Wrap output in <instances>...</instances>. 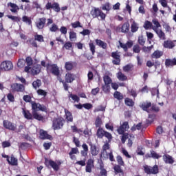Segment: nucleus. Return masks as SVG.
Wrapping results in <instances>:
<instances>
[{
	"label": "nucleus",
	"instance_id": "f257e3e1",
	"mask_svg": "<svg viewBox=\"0 0 176 176\" xmlns=\"http://www.w3.org/2000/svg\"><path fill=\"white\" fill-rule=\"evenodd\" d=\"M41 65H34L31 67H25V72L30 75H38L41 72Z\"/></svg>",
	"mask_w": 176,
	"mask_h": 176
},
{
	"label": "nucleus",
	"instance_id": "f03ea898",
	"mask_svg": "<svg viewBox=\"0 0 176 176\" xmlns=\"http://www.w3.org/2000/svg\"><path fill=\"white\" fill-rule=\"evenodd\" d=\"M47 74H52L54 76H58L60 75V69L56 64H48L47 65Z\"/></svg>",
	"mask_w": 176,
	"mask_h": 176
},
{
	"label": "nucleus",
	"instance_id": "7ed1b4c3",
	"mask_svg": "<svg viewBox=\"0 0 176 176\" xmlns=\"http://www.w3.org/2000/svg\"><path fill=\"white\" fill-rule=\"evenodd\" d=\"M64 126V120L63 118H57L53 120L52 129L54 130H60Z\"/></svg>",
	"mask_w": 176,
	"mask_h": 176
},
{
	"label": "nucleus",
	"instance_id": "20e7f679",
	"mask_svg": "<svg viewBox=\"0 0 176 176\" xmlns=\"http://www.w3.org/2000/svg\"><path fill=\"white\" fill-rule=\"evenodd\" d=\"M0 68L2 71H10L13 69V63L10 60H5L0 65Z\"/></svg>",
	"mask_w": 176,
	"mask_h": 176
},
{
	"label": "nucleus",
	"instance_id": "39448f33",
	"mask_svg": "<svg viewBox=\"0 0 176 176\" xmlns=\"http://www.w3.org/2000/svg\"><path fill=\"white\" fill-rule=\"evenodd\" d=\"M45 164H50L55 171H58L60 170V166H61V162L60 161L54 162L45 159Z\"/></svg>",
	"mask_w": 176,
	"mask_h": 176
},
{
	"label": "nucleus",
	"instance_id": "423d86ee",
	"mask_svg": "<svg viewBox=\"0 0 176 176\" xmlns=\"http://www.w3.org/2000/svg\"><path fill=\"white\" fill-rule=\"evenodd\" d=\"M102 159H109L110 162H115L112 150L103 151L101 153Z\"/></svg>",
	"mask_w": 176,
	"mask_h": 176
},
{
	"label": "nucleus",
	"instance_id": "0eeeda50",
	"mask_svg": "<svg viewBox=\"0 0 176 176\" xmlns=\"http://www.w3.org/2000/svg\"><path fill=\"white\" fill-rule=\"evenodd\" d=\"M144 168L146 174H157V173H159V168L156 165L153 167L144 166Z\"/></svg>",
	"mask_w": 176,
	"mask_h": 176
},
{
	"label": "nucleus",
	"instance_id": "6e6552de",
	"mask_svg": "<svg viewBox=\"0 0 176 176\" xmlns=\"http://www.w3.org/2000/svg\"><path fill=\"white\" fill-rule=\"evenodd\" d=\"M32 108L33 110V112H36V111H46V107L43 104H41L39 103H36L35 102H32Z\"/></svg>",
	"mask_w": 176,
	"mask_h": 176
},
{
	"label": "nucleus",
	"instance_id": "1a4fd4ad",
	"mask_svg": "<svg viewBox=\"0 0 176 176\" xmlns=\"http://www.w3.org/2000/svg\"><path fill=\"white\" fill-rule=\"evenodd\" d=\"M130 129V126H129V122H124L122 125L120 126V127L117 129V131L118 134H124L125 131H127Z\"/></svg>",
	"mask_w": 176,
	"mask_h": 176
},
{
	"label": "nucleus",
	"instance_id": "9d476101",
	"mask_svg": "<svg viewBox=\"0 0 176 176\" xmlns=\"http://www.w3.org/2000/svg\"><path fill=\"white\" fill-rule=\"evenodd\" d=\"M89 145L90 146V153L92 156H97L98 153H100V148H98L96 144H93V143L89 142Z\"/></svg>",
	"mask_w": 176,
	"mask_h": 176
},
{
	"label": "nucleus",
	"instance_id": "9b49d317",
	"mask_svg": "<svg viewBox=\"0 0 176 176\" xmlns=\"http://www.w3.org/2000/svg\"><path fill=\"white\" fill-rule=\"evenodd\" d=\"M111 57H113V58H115V60H113V64H115V65H119V64H120V54L119 52H112Z\"/></svg>",
	"mask_w": 176,
	"mask_h": 176
},
{
	"label": "nucleus",
	"instance_id": "f8f14e48",
	"mask_svg": "<svg viewBox=\"0 0 176 176\" xmlns=\"http://www.w3.org/2000/svg\"><path fill=\"white\" fill-rule=\"evenodd\" d=\"M3 127L5 129H7L8 130H12V131H14L16 130V125L8 120H4L3 122Z\"/></svg>",
	"mask_w": 176,
	"mask_h": 176
},
{
	"label": "nucleus",
	"instance_id": "ddd939ff",
	"mask_svg": "<svg viewBox=\"0 0 176 176\" xmlns=\"http://www.w3.org/2000/svg\"><path fill=\"white\" fill-rule=\"evenodd\" d=\"M94 168V160L93 159H89L85 167L86 173H91V169Z\"/></svg>",
	"mask_w": 176,
	"mask_h": 176
},
{
	"label": "nucleus",
	"instance_id": "4468645a",
	"mask_svg": "<svg viewBox=\"0 0 176 176\" xmlns=\"http://www.w3.org/2000/svg\"><path fill=\"white\" fill-rule=\"evenodd\" d=\"M176 41H173L171 40H168L164 41L163 46L165 49H173V47H175Z\"/></svg>",
	"mask_w": 176,
	"mask_h": 176
},
{
	"label": "nucleus",
	"instance_id": "2eb2a0df",
	"mask_svg": "<svg viewBox=\"0 0 176 176\" xmlns=\"http://www.w3.org/2000/svg\"><path fill=\"white\" fill-rule=\"evenodd\" d=\"M78 153H79V149H78V148H72L69 153V156L72 160H75L76 159V156L75 155H78Z\"/></svg>",
	"mask_w": 176,
	"mask_h": 176
},
{
	"label": "nucleus",
	"instance_id": "dca6fc26",
	"mask_svg": "<svg viewBox=\"0 0 176 176\" xmlns=\"http://www.w3.org/2000/svg\"><path fill=\"white\" fill-rule=\"evenodd\" d=\"M11 89L14 90V91H23L25 90L24 85L21 84H12L11 85Z\"/></svg>",
	"mask_w": 176,
	"mask_h": 176
},
{
	"label": "nucleus",
	"instance_id": "f3484780",
	"mask_svg": "<svg viewBox=\"0 0 176 176\" xmlns=\"http://www.w3.org/2000/svg\"><path fill=\"white\" fill-rule=\"evenodd\" d=\"M163 160L165 162V163H166V164H173V163H174V159L168 154H165L163 155Z\"/></svg>",
	"mask_w": 176,
	"mask_h": 176
},
{
	"label": "nucleus",
	"instance_id": "a211bd4d",
	"mask_svg": "<svg viewBox=\"0 0 176 176\" xmlns=\"http://www.w3.org/2000/svg\"><path fill=\"white\" fill-rule=\"evenodd\" d=\"M66 83H72L75 79V75L71 73H67L65 77Z\"/></svg>",
	"mask_w": 176,
	"mask_h": 176
},
{
	"label": "nucleus",
	"instance_id": "6ab92c4d",
	"mask_svg": "<svg viewBox=\"0 0 176 176\" xmlns=\"http://www.w3.org/2000/svg\"><path fill=\"white\" fill-rule=\"evenodd\" d=\"M145 157L148 159V157H153V159H160L162 157V155L157 154L155 151H151V153L146 154Z\"/></svg>",
	"mask_w": 176,
	"mask_h": 176
},
{
	"label": "nucleus",
	"instance_id": "aec40b11",
	"mask_svg": "<svg viewBox=\"0 0 176 176\" xmlns=\"http://www.w3.org/2000/svg\"><path fill=\"white\" fill-rule=\"evenodd\" d=\"M46 23V18L39 19L38 21L36 23V27L38 30H42L45 27Z\"/></svg>",
	"mask_w": 176,
	"mask_h": 176
},
{
	"label": "nucleus",
	"instance_id": "412c9836",
	"mask_svg": "<svg viewBox=\"0 0 176 176\" xmlns=\"http://www.w3.org/2000/svg\"><path fill=\"white\" fill-rule=\"evenodd\" d=\"M68 97L71 102H79V101H80V98L78 95L70 94Z\"/></svg>",
	"mask_w": 176,
	"mask_h": 176
},
{
	"label": "nucleus",
	"instance_id": "4be33fe9",
	"mask_svg": "<svg viewBox=\"0 0 176 176\" xmlns=\"http://www.w3.org/2000/svg\"><path fill=\"white\" fill-rule=\"evenodd\" d=\"M40 138H41V140H50L52 136L47 134V132L41 129L40 130Z\"/></svg>",
	"mask_w": 176,
	"mask_h": 176
},
{
	"label": "nucleus",
	"instance_id": "5701e85b",
	"mask_svg": "<svg viewBox=\"0 0 176 176\" xmlns=\"http://www.w3.org/2000/svg\"><path fill=\"white\" fill-rule=\"evenodd\" d=\"M131 22L132 23L131 25V32H137L139 28L138 23H137L133 19H131Z\"/></svg>",
	"mask_w": 176,
	"mask_h": 176
},
{
	"label": "nucleus",
	"instance_id": "b1692460",
	"mask_svg": "<svg viewBox=\"0 0 176 176\" xmlns=\"http://www.w3.org/2000/svg\"><path fill=\"white\" fill-rule=\"evenodd\" d=\"M65 119L67 120V122H74V117L72 116V113L67 110L65 109Z\"/></svg>",
	"mask_w": 176,
	"mask_h": 176
},
{
	"label": "nucleus",
	"instance_id": "393cba45",
	"mask_svg": "<svg viewBox=\"0 0 176 176\" xmlns=\"http://www.w3.org/2000/svg\"><path fill=\"white\" fill-rule=\"evenodd\" d=\"M152 23L153 24V25L152 26V30H153V31H156L157 30H160L159 28H162V25L159 23L158 20L153 19Z\"/></svg>",
	"mask_w": 176,
	"mask_h": 176
},
{
	"label": "nucleus",
	"instance_id": "a878e982",
	"mask_svg": "<svg viewBox=\"0 0 176 176\" xmlns=\"http://www.w3.org/2000/svg\"><path fill=\"white\" fill-rule=\"evenodd\" d=\"M154 31L157 34L160 39H162L163 41L166 39V34H164V32H163V30H162V29H157V30Z\"/></svg>",
	"mask_w": 176,
	"mask_h": 176
},
{
	"label": "nucleus",
	"instance_id": "bb28decb",
	"mask_svg": "<svg viewBox=\"0 0 176 176\" xmlns=\"http://www.w3.org/2000/svg\"><path fill=\"white\" fill-rule=\"evenodd\" d=\"M8 6L11 7L10 12H12V13H17V11L19 10V9H20L19 8V6H16L15 3H8Z\"/></svg>",
	"mask_w": 176,
	"mask_h": 176
},
{
	"label": "nucleus",
	"instance_id": "cd10ccee",
	"mask_svg": "<svg viewBox=\"0 0 176 176\" xmlns=\"http://www.w3.org/2000/svg\"><path fill=\"white\" fill-rule=\"evenodd\" d=\"M151 102H143L140 107L141 108L143 109V111H146V112H151L149 111V108H151Z\"/></svg>",
	"mask_w": 176,
	"mask_h": 176
},
{
	"label": "nucleus",
	"instance_id": "c85d7f7f",
	"mask_svg": "<svg viewBox=\"0 0 176 176\" xmlns=\"http://www.w3.org/2000/svg\"><path fill=\"white\" fill-rule=\"evenodd\" d=\"M165 65L166 67H171L173 65H176V59H166L165 61Z\"/></svg>",
	"mask_w": 176,
	"mask_h": 176
},
{
	"label": "nucleus",
	"instance_id": "c756f323",
	"mask_svg": "<svg viewBox=\"0 0 176 176\" xmlns=\"http://www.w3.org/2000/svg\"><path fill=\"white\" fill-rule=\"evenodd\" d=\"M100 12H101V10H100V9H98V8H94L91 11V14L95 19V17H99Z\"/></svg>",
	"mask_w": 176,
	"mask_h": 176
},
{
	"label": "nucleus",
	"instance_id": "7c9ffc66",
	"mask_svg": "<svg viewBox=\"0 0 176 176\" xmlns=\"http://www.w3.org/2000/svg\"><path fill=\"white\" fill-rule=\"evenodd\" d=\"M96 43L98 46H100V47H102V49H107V43L100 39H96Z\"/></svg>",
	"mask_w": 176,
	"mask_h": 176
},
{
	"label": "nucleus",
	"instance_id": "2f4dec72",
	"mask_svg": "<svg viewBox=\"0 0 176 176\" xmlns=\"http://www.w3.org/2000/svg\"><path fill=\"white\" fill-rule=\"evenodd\" d=\"M8 162L11 166H17V159L13 157V155L10 158H8Z\"/></svg>",
	"mask_w": 176,
	"mask_h": 176
},
{
	"label": "nucleus",
	"instance_id": "473e14b6",
	"mask_svg": "<svg viewBox=\"0 0 176 176\" xmlns=\"http://www.w3.org/2000/svg\"><path fill=\"white\" fill-rule=\"evenodd\" d=\"M129 30H130V24L129 23H124L121 28L122 32H129Z\"/></svg>",
	"mask_w": 176,
	"mask_h": 176
},
{
	"label": "nucleus",
	"instance_id": "72a5a7b5",
	"mask_svg": "<svg viewBox=\"0 0 176 176\" xmlns=\"http://www.w3.org/2000/svg\"><path fill=\"white\" fill-rule=\"evenodd\" d=\"M22 111L25 119H32V115L30 113V111H28V110H25L24 109H22Z\"/></svg>",
	"mask_w": 176,
	"mask_h": 176
},
{
	"label": "nucleus",
	"instance_id": "f704fd0d",
	"mask_svg": "<svg viewBox=\"0 0 176 176\" xmlns=\"http://www.w3.org/2000/svg\"><path fill=\"white\" fill-rule=\"evenodd\" d=\"M25 63L27 64L26 67H32L34 65V60H32V58L30 56H28L25 58Z\"/></svg>",
	"mask_w": 176,
	"mask_h": 176
},
{
	"label": "nucleus",
	"instance_id": "c9c22d12",
	"mask_svg": "<svg viewBox=\"0 0 176 176\" xmlns=\"http://www.w3.org/2000/svg\"><path fill=\"white\" fill-rule=\"evenodd\" d=\"M105 134V131L102 128H99L97 131V137L98 138H102Z\"/></svg>",
	"mask_w": 176,
	"mask_h": 176
},
{
	"label": "nucleus",
	"instance_id": "e433bc0d",
	"mask_svg": "<svg viewBox=\"0 0 176 176\" xmlns=\"http://www.w3.org/2000/svg\"><path fill=\"white\" fill-rule=\"evenodd\" d=\"M162 56H163V52L158 51V50L155 51L152 54L153 58H160V57H162Z\"/></svg>",
	"mask_w": 176,
	"mask_h": 176
},
{
	"label": "nucleus",
	"instance_id": "4c0bfd02",
	"mask_svg": "<svg viewBox=\"0 0 176 176\" xmlns=\"http://www.w3.org/2000/svg\"><path fill=\"white\" fill-rule=\"evenodd\" d=\"M96 127H99L101 129V126H102V120L100 117H97L95 121Z\"/></svg>",
	"mask_w": 176,
	"mask_h": 176
},
{
	"label": "nucleus",
	"instance_id": "58836bf2",
	"mask_svg": "<svg viewBox=\"0 0 176 176\" xmlns=\"http://www.w3.org/2000/svg\"><path fill=\"white\" fill-rule=\"evenodd\" d=\"M117 78L119 80H127V76L123 74L122 72H118L117 74Z\"/></svg>",
	"mask_w": 176,
	"mask_h": 176
},
{
	"label": "nucleus",
	"instance_id": "ea45409f",
	"mask_svg": "<svg viewBox=\"0 0 176 176\" xmlns=\"http://www.w3.org/2000/svg\"><path fill=\"white\" fill-rule=\"evenodd\" d=\"M7 17L12 20V21H16V23H19V21H21V18L13 15H7Z\"/></svg>",
	"mask_w": 176,
	"mask_h": 176
},
{
	"label": "nucleus",
	"instance_id": "a19ab883",
	"mask_svg": "<svg viewBox=\"0 0 176 176\" xmlns=\"http://www.w3.org/2000/svg\"><path fill=\"white\" fill-rule=\"evenodd\" d=\"M32 115H33V118L34 119H36L37 120H42V119H43V116L38 113L36 111H33Z\"/></svg>",
	"mask_w": 176,
	"mask_h": 176
},
{
	"label": "nucleus",
	"instance_id": "79ce46f5",
	"mask_svg": "<svg viewBox=\"0 0 176 176\" xmlns=\"http://www.w3.org/2000/svg\"><path fill=\"white\" fill-rule=\"evenodd\" d=\"M22 21H23V23H25L26 24H28V25H31V24L32 23V21H31L30 17H28L27 16H23L22 17Z\"/></svg>",
	"mask_w": 176,
	"mask_h": 176
},
{
	"label": "nucleus",
	"instance_id": "37998d69",
	"mask_svg": "<svg viewBox=\"0 0 176 176\" xmlns=\"http://www.w3.org/2000/svg\"><path fill=\"white\" fill-rule=\"evenodd\" d=\"M76 33L75 32H69V39L72 42H75L76 41Z\"/></svg>",
	"mask_w": 176,
	"mask_h": 176
},
{
	"label": "nucleus",
	"instance_id": "c03bdc74",
	"mask_svg": "<svg viewBox=\"0 0 176 176\" xmlns=\"http://www.w3.org/2000/svg\"><path fill=\"white\" fill-rule=\"evenodd\" d=\"M103 80L104 82V85H111V83H112V79L107 75L103 77Z\"/></svg>",
	"mask_w": 176,
	"mask_h": 176
},
{
	"label": "nucleus",
	"instance_id": "a18cd8bd",
	"mask_svg": "<svg viewBox=\"0 0 176 176\" xmlns=\"http://www.w3.org/2000/svg\"><path fill=\"white\" fill-rule=\"evenodd\" d=\"M100 173L99 176H107V170L104 168L103 164L100 165Z\"/></svg>",
	"mask_w": 176,
	"mask_h": 176
},
{
	"label": "nucleus",
	"instance_id": "49530a36",
	"mask_svg": "<svg viewBox=\"0 0 176 176\" xmlns=\"http://www.w3.org/2000/svg\"><path fill=\"white\" fill-rule=\"evenodd\" d=\"M25 65V60L22 58V59H19L17 66L19 68H23Z\"/></svg>",
	"mask_w": 176,
	"mask_h": 176
},
{
	"label": "nucleus",
	"instance_id": "de8ad7c7",
	"mask_svg": "<svg viewBox=\"0 0 176 176\" xmlns=\"http://www.w3.org/2000/svg\"><path fill=\"white\" fill-rule=\"evenodd\" d=\"M65 68L67 71H71V69H72V68H74V65H72V63H71V62H66V63L65 65Z\"/></svg>",
	"mask_w": 176,
	"mask_h": 176
},
{
	"label": "nucleus",
	"instance_id": "09e8293b",
	"mask_svg": "<svg viewBox=\"0 0 176 176\" xmlns=\"http://www.w3.org/2000/svg\"><path fill=\"white\" fill-rule=\"evenodd\" d=\"M42 85V82H41V80H36V81H34L32 83V86L34 89H37V87H39Z\"/></svg>",
	"mask_w": 176,
	"mask_h": 176
},
{
	"label": "nucleus",
	"instance_id": "8fccbe9b",
	"mask_svg": "<svg viewBox=\"0 0 176 176\" xmlns=\"http://www.w3.org/2000/svg\"><path fill=\"white\" fill-rule=\"evenodd\" d=\"M89 46L92 54L94 55V53H96V45H94V43H93V42H90L89 43Z\"/></svg>",
	"mask_w": 176,
	"mask_h": 176
},
{
	"label": "nucleus",
	"instance_id": "3c124183",
	"mask_svg": "<svg viewBox=\"0 0 176 176\" xmlns=\"http://www.w3.org/2000/svg\"><path fill=\"white\" fill-rule=\"evenodd\" d=\"M121 152L124 156H126V157H128V159H131V155L129 154V152H127V150H126L124 148H121Z\"/></svg>",
	"mask_w": 176,
	"mask_h": 176
},
{
	"label": "nucleus",
	"instance_id": "603ef678",
	"mask_svg": "<svg viewBox=\"0 0 176 176\" xmlns=\"http://www.w3.org/2000/svg\"><path fill=\"white\" fill-rule=\"evenodd\" d=\"M52 9H54L55 12H60V10H61V9L60 8V5L58 3H53Z\"/></svg>",
	"mask_w": 176,
	"mask_h": 176
},
{
	"label": "nucleus",
	"instance_id": "864d4df0",
	"mask_svg": "<svg viewBox=\"0 0 176 176\" xmlns=\"http://www.w3.org/2000/svg\"><path fill=\"white\" fill-rule=\"evenodd\" d=\"M71 25L72 28H82V25H80V22L79 21L72 23Z\"/></svg>",
	"mask_w": 176,
	"mask_h": 176
},
{
	"label": "nucleus",
	"instance_id": "5fc2aeb1",
	"mask_svg": "<svg viewBox=\"0 0 176 176\" xmlns=\"http://www.w3.org/2000/svg\"><path fill=\"white\" fill-rule=\"evenodd\" d=\"M114 97L117 98V100H123V95L119 91L114 93Z\"/></svg>",
	"mask_w": 176,
	"mask_h": 176
},
{
	"label": "nucleus",
	"instance_id": "6e6d98bb",
	"mask_svg": "<svg viewBox=\"0 0 176 176\" xmlns=\"http://www.w3.org/2000/svg\"><path fill=\"white\" fill-rule=\"evenodd\" d=\"M142 126V124H141V123H139V124H138L137 125H133V126L131 127V130L132 131H135L136 130H141Z\"/></svg>",
	"mask_w": 176,
	"mask_h": 176
},
{
	"label": "nucleus",
	"instance_id": "4d7b16f0",
	"mask_svg": "<svg viewBox=\"0 0 176 176\" xmlns=\"http://www.w3.org/2000/svg\"><path fill=\"white\" fill-rule=\"evenodd\" d=\"M102 89L104 93H109V90H111V86H109V85L104 84Z\"/></svg>",
	"mask_w": 176,
	"mask_h": 176
},
{
	"label": "nucleus",
	"instance_id": "13d9d810",
	"mask_svg": "<svg viewBox=\"0 0 176 176\" xmlns=\"http://www.w3.org/2000/svg\"><path fill=\"white\" fill-rule=\"evenodd\" d=\"M152 23L148 21H145L144 24V28H145V30H149V28H152Z\"/></svg>",
	"mask_w": 176,
	"mask_h": 176
},
{
	"label": "nucleus",
	"instance_id": "bf43d9fd",
	"mask_svg": "<svg viewBox=\"0 0 176 176\" xmlns=\"http://www.w3.org/2000/svg\"><path fill=\"white\" fill-rule=\"evenodd\" d=\"M102 10H107V12H109L111 10V6L109 3H107L102 6Z\"/></svg>",
	"mask_w": 176,
	"mask_h": 176
},
{
	"label": "nucleus",
	"instance_id": "052dcab7",
	"mask_svg": "<svg viewBox=\"0 0 176 176\" xmlns=\"http://www.w3.org/2000/svg\"><path fill=\"white\" fill-rule=\"evenodd\" d=\"M125 104L126 105H128V107H133V105H134V102H133V100L130 98H126Z\"/></svg>",
	"mask_w": 176,
	"mask_h": 176
},
{
	"label": "nucleus",
	"instance_id": "680f3d73",
	"mask_svg": "<svg viewBox=\"0 0 176 176\" xmlns=\"http://www.w3.org/2000/svg\"><path fill=\"white\" fill-rule=\"evenodd\" d=\"M117 162L120 166H124V162L123 161V158H122V156H117Z\"/></svg>",
	"mask_w": 176,
	"mask_h": 176
},
{
	"label": "nucleus",
	"instance_id": "e2e57ef3",
	"mask_svg": "<svg viewBox=\"0 0 176 176\" xmlns=\"http://www.w3.org/2000/svg\"><path fill=\"white\" fill-rule=\"evenodd\" d=\"M102 111V112H105V107H104V106H98V107H96L94 112H100V111Z\"/></svg>",
	"mask_w": 176,
	"mask_h": 176
},
{
	"label": "nucleus",
	"instance_id": "0e129e2a",
	"mask_svg": "<svg viewBox=\"0 0 176 176\" xmlns=\"http://www.w3.org/2000/svg\"><path fill=\"white\" fill-rule=\"evenodd\" d=\"M75 164H77L78 166H81L82 167H84V166H86V159H84L80 161H77Z\"/></svg>",
	"mask_w": 176,
	"mask_h": 176
},
{
	"label": "nucleus",
	"instance_id": "69168bd1",
	"mask_svg": "<svg viewBox=\"0 0 176 176\" xmlns=\"http://www.w3.org/2000/svg\"><path fill=\"white\" fill-rule=\"evenodd\" d=\"M35 41H38V42H43V36L36 34L34 36Z\"/></svg>",
	"mask_w": 176,
	"mask_h": 176
},
{
	"label": "nucleus",
	"instance_id": "338daca9",
	"mask_svg": "<svg viewBox=\"0 0 176 176\" xmlns=\"http://www.w3.org/2000/svg\"><path fill=\"white\" fill-rule=\"evenodd\" d=\"M58 30V26H57V25H56L55 23L52 25V27L50 28V31H51V32H56V31H57Z\"/></svg>",
	"mask_w": 176,
	"mask_h": 176
},
{
	"label": "nucleus",
	"instance_id": "774afa93",
	"mask_svg": "<svg viewBox=\"0 0 176 176\" xmlns=\"http://www.w3.org/2000/svg\"><path fill=\"white\" fill-rule=\"evenodd\" d=\"M105 127L107 130H111V131H113V124L109 122L105 124Z\"/></svg>",
	"mask_w": 176,
	"mask_h": 176
}]
</instances>
